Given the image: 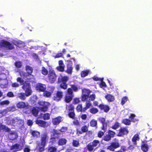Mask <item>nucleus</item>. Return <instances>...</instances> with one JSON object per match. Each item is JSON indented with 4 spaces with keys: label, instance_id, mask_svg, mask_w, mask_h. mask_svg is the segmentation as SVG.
Instances as JSON below:
<instances>
[{
    "label": "nucleus",
    "instance_id": "nucleus-1",
    "mask_svg": "<svg viewBox=\"0 0 152 152\" xmlns=\"http://www.w3.org/2000/svg\"><path fill=\"white\" fill-rule=\"evenodd\" d=\"M48 138L47 133L45 132L42 134L40 137V142L37 143L36 150L38 152H42L44 151Z\"/></svg>",
    "mask_w": 152,
    "mask_h": 152
},
{
    "label": "nucleus",
    "instance_id": "nucleus-2",
    "mask_svg": "<svg viewBox=\"0 0 152 152\" xmlns=\"http://www.w3.org/2000/svg\"><path fill=\"white\" fill-rule=\"evenodd\" d=\"M69 77L67 76L60 75L58 78V82L61 83L60 86L61 88L64 90L66 89L67 88V82L69 80Z\"/></svg>",
    "mask_w": 152,
    "mask_h": 152
},
{
    "label": "nucleus",
    "instance_id": "nucleus-3",
    "mask_svg": "<svg viewBox=\"0 0 152 152\" xmlns=\"http://www.w3.org/2000/svg\"><path fill=\"white\" fill-rule=\"evenodd\" d=\"M0 48H4L8 50H11L14 48L13 44L4 40H2L0 41Z\"/></svg>",
    "mask_w": 152,
    "mask_h": 152
},
{
    "label": "nucleus",
    "instance_id": "nucleus-4",
    "mask_svg": "<svg viewBox=\"0 0 152 152\" xmlns=\"http://www.w3.org/2000/svg\"><path fill=\"white\" fill-rule=\"evenodd\" d=\"M74 96L72 90L71 88H68L64 97V101L66 103H69L72 100Z\"/></svg>",
    "mask_w": 152,
    "mask_h": 152
},
{
    "label": "nucleus",
    "instance_id": "nucleus-5",
    "mask_svg": "<svg viewBox=\"0 0 152 152\" xmlns=\"http://www.w3.org/2000/svg\"><path fill=\"white\" fill-rule=\"evenodd\" d=\"M23 89L25 91V95L28 96L31 95L32 91L30 83L28 81H25L22 86Z\"/></svg>",
    "mask_w": 152,
    "mask_h": 152
},
{
    "label": "nucleus",
    "instance_id": "nucleus-6",
    "mask_svg": "<svg viewBox=\"0 0 152 152\" xmlns=\"http://www.w3.org/2000/svg\"><path fill=\"white\" fill-rule=\"evenodd\" d=\"M57 76L54 70H50L49 71L48 75V78L50 83H53L56 80Z\"/></svg>",
    "mask_w": 152,
    "mask_h": 152
},
{
    "label": "nucleus",
    "instance_id": "nucleus-7",
    "mask_svg": "<svg viewBox=\"0 0 152 152\" xmlns=\"http://www.w3.org/2000/svg\"><path fill=\"white\" fill-rule=\"evenodd\" d=\"M100 142L97 140H94L91 142L89 143L86 146V148L89 152L94 151V148L97 146L99 144Z\"/></svg>",
    "mask_w": 152,
    "mask_h": 152
},
{
    "label": "nucleus",
    "instance_id": "nucleus-8",
    "mask_svg": "<svg viewBox=\"0 0 152 152\" xmlns=\"http://www.w3.org/2000/svg\"><path fill=\"white\" fill-rule=\"evenodd\" d=\"M38 104L39 106H42L39 108V110L44 112L48 111V108L50 104L48 102L42 101H39Z\"/></svg>",
    "mask_w": 152,
    "mask_h": 152
},
{
    "label": "nucleus",
    "instance_id": "nucleus-9",
    "mask_svg": "<svg viewBox=\"0 0 152 152\" xmlns=\"http://www.w3.org/2000/svg\"><path fill=\"white\" fill-rule=\"evenodd\" d=\"M115 134V132L109 130L108 131V134H106L103 137L102 140L106 142H109L111 140V138L114 137Z\"/></svg>",
    "mask_w": 152,
    "mask_h": 152
},
{
    "label": "nucleus",
    "instance_id": "nucleus-10",
    "mask_svg": "<svg viewBox=\"0 0 152 152\" xmlns=\"http://www.w3.org/2000/svg\"><path fill=\"white\" fill-rule=\"evenodd\" d=\"M120 145L117 142H113L110 143V145L107 146V149L112 151H114L115 149L119 148Z\"/></svg>",
    "mask_w": 152,
    "mask_h": 152
},
{
    "label": "nucleus",
    "instance_id": "nucleus-11",
    "mask_svg": "<svg viewBox=\"0 0 152 152\" xmlns=\"http://www.w3.org/2000/svg\"><path fill=\"white\" fill-rule=\"evenodd\" d=\"M129 132V131L126 127H121L118 130L117 136L118 137H122L127 134Z\"/></svg>",
    "mask_w": 152,
    "mask_h": 152
},
{
    "label": "nucleus",
    "instance_id": "nucleus-12",
    "mask_svg": "<svg viewBox=\"0 0 152 152\" xmlns=\"http://www.w3.org/2000/svg\"><path fill=\"white\" fill-rule=\"evenodd\" d=\"M63 96V92L60 91H57L53 97V99L58 102L61 100Z\"/></svg>",
    "mask_w": 152,
    "mask_h": 152
},
{
    "label": "nucleus",
    "instance_id": "nucleus-13",
    "mask_svg": "<svg viewBox=\"0 0 152 152\" xmlns=\"http://www.w3.org/2000/svg\"><path fill=\"white\" fill-rule=\"evenodd\" d=\"M67 62H68V63L67 64V69L66 72L68 74H71L73 69V67L72 66V62L70 60H67Z\"/></svg>",
    "mask_w": 152,
    "mask_h": 152
},
{
    "label": "nucleus",
    "instance_id": "nucleus-14",
    "mask_svg": "<svg viewBox=\"0 0 152 152\" xmlns=\"http://www.w3.org/2000/svg\"><path fill=\"white\" fill-rule=\"evenodd\" d=\"M35 123L39 126L43 128H45L48 126L47 122L41 120L37 119L35 121Z\"/></svg>",
    "mask_w": 152,
    "mask_h": 152
},
{
    "label": "nucleus",
    "instance_id": "nucleus-15",
    "mask_svg": "<svg viewBox=\"0 0 152 152\" xmlns=\"http://www.w3.org/2000/svg\"><path fill=\"white\" fill-rule=\"evenodd\" d=\"M99 108L101 111H103L105 113H107L110 108L109 106L103 104H100L98 106Z\"/></svg>",
    "mask_w": 152,
    "mask_h": 152
},
{
    "label": "nucleus",
    "instance_id": "nucleus-16",
    "mask_svg": "<svg viewBox=\"0 0 152 152\" xmlns=\"http://www.w3.org/2000/svg\"><path fill=\"white\" fill-rule=\"evenodd\" d=\"M36 89L39 92H44L46 89V86L42 83H39L37 85Z\"/></svg>",
    "mask_w": 152,
    "mask_h": 152
},
{
    "label": "nucleus",
    "instance_id": "nucleus-17",
    "mask_svg": "<svg viewBox=\"0 0 152 152\" xmlns=\"http://www.w3.org/2000/svg\"><path fill=\"white\" fill-rule=\"evenodd\" d=\"M17 107L19 108H28V105L26 104L25 102H18L16 104Z\"/></svg>",
    "mask_w": 152,
    "mask_h": 152
},
{
    "label": "nucleus",
    "instance_id": "nucleus-18",
    "mask_svg": "<svg viewBox=\"0 0 152 152\" xmlns=\"http://www.w3.org/2000/svg\"><path fill=\"white\" fill-rule=\"evenodd\" d=\"M18 136L17 133L15 131H12L9 135V137L10 140H13L16 139Z\"/></svg>",
    "mask_w": 152,
    "mask_h": 152
},
{
    "label": "nucleus",
    "instance_id": "nucleus-19",
    "mask_svg": "<svg viewBox=\"0 0 152 152\" xmlns=\"http://www.w3.org/2000/svg\"><path fill=\"white\" fill-rule=\"evenodd\" d=\"M61 134V133H60L59 130L55 129H53L52 136L55 137L57 138V139H58L59 138L60 135Z\"/></svg>",
    "mask_w": 152,
    "mask_h": 152
},
{
    "label": "nucleus",
    "instance_id": "nucleus-20",
    "mask_svg": "<svg viewBox=\"0 0 152 152\" xmlns=\"http://www.w3.org/2000/svg\"><path fill=\"white\" fill-rule=\"evenodd\" d=\"M61 119L62 117L61 116H58L52 119V123L54 125H57L61 121Z\"/></svg>",
    "mask_w": 152,
    "mask_h": 152
},
{
    "label": "nucleus",
    "instance_id": "nucleus-21",
    "mask_svg": "<svg viewBox=\"0 0 152 152\" xmlns=\"http://www.w3.org/2000/svg\"><path fill=\"white\" fill-rule=\"evenodd\" d=\"M88 127L86 125H84L81 128V131H77V133L82 134L83 133L86 132L88 131Z\"/></svg>",
    "mask_w": 152,
    "mask_h": 152
},
{
    "label": "nucleus",
    "instance_id": "nucleus-22",
    "mask_svg": "<svg viewBox=\"0 0 152 152\" xmlns=\"http://www.w3.org/2000/svg\"><path fill=\"white\" fill-rule=\"evenodd\" d=\"M30 133L33 137L36 138H38L40 134V132L36 130H31Z\"/></svg>",
    "mask_w": 152,
    "mask_h": 152
},
{
    "label": "nucleus",
    "instance_id": "nucleus-23",
    "mask_svg": "<svg viewBox=\"0 0 152 152\" xmlns=\"http://www.w3.org/2000/svg\"><path fill=\"white\" fill-rule=\"evenodd\" d=\"M105 97L108 102H109L113 101L115 99L114 96L110 94H107Z\"/></svg>",
    "mask_w": 152,
    "mask_h": 152
},
{
    "label": "nucleus",
    "instance_id": "nucleus-24",
    "mask_svg": "<svg viewBox=\"0 0 152 152\" xmlns=\"http://www.w3.org/2000/svg\"><path fill=\"white\" fill-rule=\"evenodd\" d=\"M140 139L138 134H135L132 139V141L134 145H137V141L139 140Z\"/></svg>",
    "mask_w": 152,
    "mask_h": 152
},
{
    "label": "nucleus",
    "instance_id": "nucleus-25",
    "mask_svg": "<svg viewBox=\"0 0 152 152\" xmlns=\"http://www.w3.org/2000/svg\"><path fill=\"white\" fill-rule=\"evenodd\" d=\"M26 69L27 74H28V75H31L33 71L32 68L30 66L27 65L26 66Z\"/></svg>",
    "mask_w": 152,
    "mask_h": 152
},
{
    "label": "nucleus",
    "instance_id": "nucleus-26",
    "mask_svg": "<svg viewBox=\"0 0 152 152\" xmlns=\"http://www.w3.org/2000/svg\"><path fill=\"white\" fill-rule=\"evenodd\" d=\"M141 149L143 152H147L149 148L147 144L143 143L141 145Z\"/></svg>",
    "mask_w": 152,
    "mask_h": 152
},
{
    "label": "nucleus",
    "instance_id": "nucleus-27",
    "mask_svg": "<svg viewBox=\"0 0 152 152\" xmlns=\"http://www.w3.org/2000/svg\"><path fill=\"white\" fill-rule=\"evenodd\" d=\"M76 109L77 112L78 113L85 112L84 108H83L82 104H78L76 107Z\"/></svg>",
    "mask_w": 152,
    "mask_h": 152
},
{
    "label": "nucleus",
    "instance_id": "nucleus-28",
    "mask_svg": "<svg viewBox=\"0 0 152 152\" xmlns=\"http://www.w3.org/2000/svg\"><path fill=\"white\" fill-rule=\"evenodd\" d=\"M66 110L68 112L70 111H74V106L72 104H69L68 105H67L66 107Z\"/></svg>",
    "mask_w": 152,
    "mask_h": 152
},
{
    "label": "nucleus",
    "instance_id": "nucleus-29",
    "mask_svg": "<svg viewBox=\"0 0 152 152\" xmlns=\"http://www.w3.org/2000/svg\"><path fill=\"white\" fill-rule=\"evenodd\" d=\"M31 113L33 115L37 117L39 113V110L35 107H33L31 110Z\"/></svg>",
    "mask_w": 152,
    "mask_h": 152
},
{
    "label": "nucleus",
    "instance_id": "nucleus-30",
    "mask_svg": "<svg viewBox=\"0 0 152 152\" xmlns=\"http://www.w3.org/2000/svg\"><path fill=\"white\" fill-rule=\"evenodd\" d=\"M67 142V140L65 138H61L59 140L58 143L59 145H62L65 144Z\"/></svg>",
    "mask_w": 152,
    "mask_h": 152
},
{
    "label": "nucleus",
    "instance_id": "nucleus-31",
    "mask_svg": "<svg viewBox=\"0 0 152 152\" xmlns=\"http://www.w3.org/2000/svg\"><path fill=\"white\" fill-rule=\"evenodd\" d=\"M90 125L92 127H97V121L95 119H92L90 122Z\"/></svg>",
    "mask_w": 152,
    "mask_h": 152
},
{
    "label": "nucleus",
    "instance_id": "nucleus-32",
    "mask_svg": "<svg viewBox=\"0 0 152 152\" xmlns=\"http://www.w3.org/2000/svg\"><path fill=\"white\" fill-rule=\"evenodd\" d=\"M122 123L126 125H129L131 124V121L128 119H124L122 120Z\"/></svg>",
    "mask_w": 152,
    "mask_h": 152
},
{
    "label": "nucleus",
    "instance_id": "nucleus-33",
    "mask_svg": "<svg viewBox=\"0 0 152 152\" xmlns=\"http://www.w3.org/2000/svg\"><path fill=\"white\" fill-rule=\"evenodd\" d=\"M68 116L70 118L72 119L75 118V114L74 111L68 112Z\"/></svg>",
    "mask_w": 152,
    "mask_h": 152
},
{
    "label": "nucleus",
    "instance_id": "nucleus-34",
    "mask_svg": "<svg viewBox=\"0 0 152 152\" xmlns=\"http://www.w3.org/2000/svg\"><path fill=\"white\" fill-rule=\"evenodd\" d=\"M70 86H71L70 88L72 90L73 92H76L78 91V88L77 85L74 84H71Z\"/></svg>",
    "mask_w": 152,
    "mask_h": 152
},
{
    "label": "nucleus",
    "instance_id": "nucleus-35",
    "mask_svg": "<svg viewBox=\"0 0 152 152\" xmlns=\"http://www.w3.org/2000/svg\"><path fill=\"white\" fill-rule=\"evenodd\" d=\"M136 117L135 115L134 114H131L130 115L129 117V118L130 119L131 121L133 122H135L137 121V120L134 119Z\"/></svg>",
    "mask_w": 152,
    "mask_h": 152
},
{
    "label": "nucleus",
    "instance_id": "nucleus-36",
    "mask_svg": "<svg viewBox=\"0 0 152 152\" xmlns=\"http://www.w3.org/2000/svg\"><path fill=\"white\" fill-rule=\"evenodd\" d=\"M89 73V71L86 70L82 71L81 72V76L82 77H84L88 75Z\"/></svg>",
    "mask_w": 152,
    "mask_h": 152
},
{
    "label": "nucleus",
    "instance_id": "nucleus-37",
    "mask_svg": "<svg viewBox=\"0 0 152 152\" xmlns=\"http://www.w3.org/2000/svg\"><path fill=\"white\" fill-rule=\"evenodd\" d=\"M64 65H59V66L56 67L57 69L61 72H63L64 70Z\"/></svg>",
    "mask_w": 152,
    "mask_h": 152
},
{
    "label": "nucleus",
    "instance_id": "nucleus-38",
    "mask_svg": "<svg viewBox=\"0 0 152 152\" xmlns=\"http://www.w3.org/2000/svg\"><path fill=\"white\" fill-rule=\"evenodd\" d=\"M41 73L44 75H46L48 74V70L44 67L43 66L42 67L41 70Z\"/></svg>",
    "mask_w": 152,
    "mask_h": 152
},
{
    "label": "nucleus",
    "instance_id": "nucleus-39",
    "mask_svg": "<svg viewBox=\"0 0 152 152\" xmlns=\"http://www.w3.org/2000/svg\"><path fill=\"white\" fill-rule=\"evenodd\" d=\"M91 92V91L89 90L84 89L83 90L82 94L84 95H87L89 96V94Z\"/></svg>",
    "mask_w": 152,
    "mask_h": 152
},
{
    "label": "nucleus",
    "instance_id": "nucleus-40",
    "mask_svg": "<svg viewBox=\"0 0 152 152\" xmlns=\"http://www.w3.org/2000/svg\"><path fill=\"white\" fill-rule=\"evenodd\" d=\"M43 96L46 97H49L51 95V93L48 91H45L43 94Z\"/></svg>",
    "mask_w": 152,
    "mask_h": 152
},
{
    "label": "nucleus",
    "instance_id": "nucleus-41",
    "mask_svg": "<svg viewBox=\"0 0 152 152\" xmlns=\"http://www.w3.org/2000/svg\"><path fill=\"white\" fill-rule=\"evenodd\" d=\"M89 111L91 113L95 114L97 113L99 111L97 108L93 107L90 109Z\"/></svg>",
    "mask_w": 152,
    "mask_h": 152
},
{
    "label": "nucleus",
    "instance_id": "nucleus-42",
    "mask_svg": "<svg viewBox=\"0 0 152 152\" xmlns=\"http://www.w3.org/2000/svg\"><path fill=\"white\" fill-rule=\"evenodd\" d=\"M120 124L118 122H115L114 125L111 127L113 129L115 130L120 127Z\"/></svg>",
    "mask_w": 152,
    "mask_h": 152
},
{
    "label": "nucleus",
    "instance_id": "nucleus-43",
    "mask_svg": "<svg viewBox=\"0 0 152 152\" xmlns=\"http://www.w3.org/2000/svg\"><path fill=\"white\" fill-rule=\"evenodd\" d=\"M15 66L18 68H21L22 66V62L20 61H17L15 63Z\"/></svg>",
    "mask_w": 152,
    "mask_h": 152
},
{
    "label": "nucleus",
    "instance_id": "nucleus-44",
    "mask_svg": "<svg viewBox=\"0 0 152 152\" xmlns=\"http://www.w3.org/2000/svg\"><path fill=\"white\" fill-rule=\"evenodd\" d=\"M72 144L74 147H77L79 146L80 144L78 140H73Z\"/></svg>",
    "mask_w": 152,
    "mask_h": 152
},
{
    "label": "nucleus",
    "instance_id": "nucleus-45",
    "mask_svg": "<svg viewBox=\"0 0 152 152\" xmlns=\"http://www.w3.org/2000/svg\"><path fill=\"white\" fill-rule=\"evenodd\" d=\"M48 151L49 152H56L57 148L55 147L51 146L48 148Z\"/></svg>",
    "mask_w": 152,
    "mask_h": 152
},
{
    "label": "nucleus",
    "instance_id": "nucleus-46",
    "mask_svg": "<svg viewBox=\"0 0 152 152\" xmlns=\"http://www.w3.org/2000/svg\"><path fill=\"white\" fill-rule=\"evenodd\" d=\"M91 106V104L88 102H86V106L84 107V110L85 112Z\"/></svg>",
    "mask_w": 152,
    "mask_h": 152
},
{
    "label": "nucleus",
    "instance_id": "nucleus-47",
    "mask_svg": "<svg viewBox=\"0 0 152 152\" xmlns=\"http://www.w3.org/2000/svg\"><path fill=\"white\" fill-rule=\"evenodd\" d=\"M25 94L24 93L18 94V96L21 99L24 100L25 99Z\"/></svg>",
    "mask_w": 152,
    "mask_h": 152
},
{
    "label": "nucleus",
    "instance_id": "nucleus-48",
    "mask_svg": "<svg viewBox=\"0 0 152 152\" xmlns=\"http://www.w3.org/2000/svg\"><path fill=\"white\" fill-rule=\"evenodd\" d=\"M128 100L127 97L125 96L123 97L122 99L121 104L122 105H123L125 104V102Z\"/></svg>",
    "mask_w": 152,
    "mask_h": 152
},
{
    "label": "nucleus",
    "instance_id": "nucleus-49",
    "mask_svg": "<svg viewBox=\"0 0 152 152\" xmlns=\"http://www.w3.org/2000/svg\"><path fill=\"white\" fill-rule=\"evenodd\" d=\"M50 118V115L49 113L45 114L43 116V119L44 120H48Z\"/></svg>",
    "mask_w": 152,
    "mask_h": 152
},
{
    "label": "nucleus",
    "instance_id": "nucleus-50",
    "mask_svg": "<svg viewBox=\"0 0 152 152\" xmlns=\"http://www.w3.org/2000/svg\"><path fill=\"white\" fill-rule=\"evenodd\" d=\"M56 139H57V138L56 137H55L52 136V135H51V137L50 138V142L52 144H54L56 142Z\"/></svg>",
    "mask_w": 152,
    "mask_h": 152
},
{
    "label": "nucleus",
    "instance_id": "nucleus-51",
    "mask_svg": "<svg viewBox=\"0 0 152 152\" xmlns=\"http://www.w3.org/2000/svg\"><path fill=\"white\" fill-rule=\"evenodd\" d=\"M89 98V96L82 94L81 96V100L83 102H85Z\"/></svg>",
    "mask_w": 152,
    "mask_h": 152
},
{
    "label": "nucleus",
    "instance_id": "nucleus-52",
    "mask_svg": "<svg viewBox=\"0 0 152 152\" xmlns=\"http://www.w3.org/2000/svg\"><path fill=\"white\" fill-rule=\"evenodd\" d=\"M80 99L77 98H75L73 99V104H76L80 102Z\"/></svg>",
    "mask_w": 152,
    "mask_h": 152
},
{
    "label": "nucleus",
    "instance_id": "nucleus-53",
    "mask_svg": "<svg viewBox=\"0 0 152 152\" xmlns=\"http://www.w3.org/2000/svg\"><path fill=\"white\" fill-rule=\"evenodd\" d=\"M68 127H67L63 126L60 129H59L60 133L65 132L68 130Z\"/></svg>",
    "mask_w": 152,
    "mask_h": 152
},
{
    "label": "nucleus",
    "instance_id": "nucleus-54",
    "mask_svg": "<svg viewBox=\"0 0 152 152\" xmlns=\"http://www.w3.org/2000/svg\"><path fill=\"white\" fill-rule=\"evenodd\" d=\"M20 145L19 144L16 143L15 144L13 145L11 147V149L14 150L15 149H17L19 148Z\"/></svg>",
    "mask_w": 152,
    "mask_h": 152
},
{
    "label": "nucleus",
    "instance_id": "nucleus-55",
    "mask_svg": "<svg viewBox=\"0 0 152 152\" xmlns=\"http://www.w3.org/2000/svg\"><path fill=\"white\" fill-rule=\"evenodd\" d=\"M105 132H102L101 131H99L98 132L97 134V136L101 138L104 135V133Z\"/></svg>",
    "mask_w": 152,
    "mask_h": 152
},
{
    "label": "nucleus",
    "instance_id": "nucleus-56",
    "mask_svg": "<svg viewBox=\"0 0 152 152\" xmlns=\"http://www.w3.org/2000/svg\"><path fill=\"white\" fill-rule=\"evenodd\" d=\"M6 75L4 73H0V80H4L6 79Z\"/></svg>",
    "mask_w": 152,
    "mask_h": 152
},
{
    "label": "nucleus",
    "instance_id": "nucleus-57",
    "mask_svg": "<svg viewBox=\"0 0 152 152\" xmlns=\"http://www.w3.org/2000/svg\"><path fill=\"white\" fill-rule=\"evenodd\" d=\"M101 129L102 130H103L104 132H106L107 129V124L105 123L102 124Z\"/></svg>",
    "mask_w": 152,
    "mask_h": 152
},
{
    "label": "nucleus",
    "instance_id": "nucleus-58",
    "mask_svg": "<svg viewBox=\"0 0 152 152\" xmlns=\"http://www.w3.org/2000/svg\"><path fill=\"white\" fill-rule=\"evenodd\" d=\"M98 119L99 121L102 123V124L107 123L106 122H105V118L103 117H100Z\"/></svg>",
    "mask_w": 152,
    "mask_h": 152
},
{
    "label": "nucleus",
    "instance_id": "nucleus-59",
    "mask_svg": "<svg viewBox=\"0 0 152 152\" xmlns=\"http://www.w3.org/2000/svg\"><path fill=\"white\" fill-rule=\"evenodd\" d=\"M17 81L18 82L20 83L21 84L24 83V80L20 77H18L17 79Z\"/></svg>",
    "mask_w": 152,
    "mask_h": 152
},
{
    "label": "nucleus",
    "instance_id": "nucleus-60",
    "mask_svg": "<svg viewBox=\"0 0 152 152\" xmlns=\"http://www.w3.org/2000/svg\"><path fill=\"white\" fill-rule=\"evenodd\" d=\"M95 97H96V96L95 94H92L90 95V96H89V98H90L89 100L91 101H93L95 99Z\"/></svg>",
    "mask_w": 152,
    "mask_h": 152
},
{
    "label": "nucleus",
    "instance_id": "nucleus-61",
    "mask_svg": "<svg viewBox=\"0 0 152 152\" xmlns=\"http://www.w3.org/2000/svg\"><path fill=\"white\" fill-rule=\"evenodd\" d=\"M10 102L9 101L6 100L3 101L0 103V104L1 105H3L4 104H9Z\"/></svg>",
    "mask_w": 152,
    "mask_h": 152
},
{
    "label": "nucleus",
    "instance_id": "nucleus-62",
    "mask_svg": "<svg viewBox=\"0 0 152 152\" xmlns=\"http://www.w3.org/2000/svg\"><path fill=\"white\" fill-rule=\"evenodd\" d=\"M63 55V54L62 53H58L56 54V55L54 56V57L55 58H58L62 57Z\"/></svg>",
    "mask_w": 152,
    "mask_h": 152
},
{
    "label": "nucleus",
    "instance_id": "nucleus-63",
    "mask_svg": "<svg viewBox=\"0 0 152 152\" xmlns=\"http://www.w3.org/2000/svg\"><path fill=\"white\" fill-rule=\"evenodd\" d=\"M20 75L21 76H22L23 77H27L28 76H29V75H28V74H27L26 73L24 72H21L20 73Z\"/></svg>",
    "mask_w": 152,
    "mask_h": 152
},
{
    "label": "nucleus",
    "instance_id": "nucleus-64",
    "mask_svg": "<svg viewBox=\"0 0 152 152\" xmlns=\"http://www.w3.org/2000/svg\"><path fill=\"white\" fill-rule=\"evenodd\" d=\"M73 124L75 125L79 126L80 125V123L78 120H76L73 121Z\"/></svg>",
    "mask_w": 152,
    "mask_h": 152
}]
</instances>
